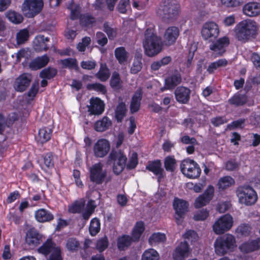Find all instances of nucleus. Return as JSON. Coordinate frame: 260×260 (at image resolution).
<instances>
[{
    "label": "nucleus",
    "instance_id": "nucleus-34",
    "mask_svg": "<svg viewBox=\"0 0 260 260\" xmlns=\"http://www.w3.org/2000/svg\"><path fill=\"white\" fill-rule=\"evenodd\" d=\"M115 55L120 64L125 63L128 58V53L123 47H119L115 51Z\"/></svg>",
    "mask_w": 260,
    "mask_h": 260
},
{
    "label": "nucleus",
    "instance_id": "nucleus-21",
    "mask_svg": "<svg viewBox=\"0 0 260 260\" xmlns=\"http://www.w3.org/2000/svg\"><path fill=\"white\" fill-rule=\"evenodd\" d=\"M41 241V236L34 228L28 230L25 235V242L30 247L38 245Z\"/></svg>",
    "mask_w": 260,
    "mask_h": 260
},
{
    "label": "nucleus",
    "instance_id": "nucleus-11",
    "mask_svg": "<svg viewBox=\"0 0 260 260\" xmlns=\"http://www.w3.org/2000/svg\"><path fill=\"white\" fill-rule=\"evenodd\" d=\"M110 158L113 161V169L115 174L118 175L123 170L127 160L126 155L121 151H112Z\"/></svg>",
    "mask_w": 260,
    "mask_h": 260
},
{
    "label": "nucleus",
    "instance_id": "nucleus-1",
    "mask_svg": "<svg viewBox=\"0 0 260 260\" xmlns=\"http://www.w3.org/2000/svg\"><path fill=\"white\" fill-rule=\"evenodd\" d=\"M143 46L145 54L150 57L157 55L162 50V44L155 32L153 24L148 26L145 31Z\"/></svg>",
    "mask_w": 260,
    "mask_h": 260
},
{
    "label": "nucleus",
    "instance_id": "nucleus-17",
    "mask_svg": "<svg viewBox=\"0 0 260 260\" xmlns=\"http://www.w3.org/2000/svg\"><path fill=\"white\" fill-rule=\"evenodd\" d=\"M190 249L187 242H181L174 250L172 256L174 260H184L188 257Z\"/></svg>",
    "mask_w": 260,
    "mask_h": 260
},
{
    "label": "nucleus",
    "instance_id": "nucleus-57",
    "mask_svg": "<svg viewBox=\"0 0 260 260\" xmlns=\"http://www.w3.org/2000/svg\"><path fill=\"white\" fill-rule=\"evenodd\" d=\"M79 246V242L74 238H70L68 240L66 243V248L69 251H75Z\"/></svg>",
    "mask_w": 260,
    "mask_h": 260
},
{
    "label": "nucleus",
    "instance_id": "nucleus-28",
    "mask_svg": "<svg viewBox=\"0 0 260 260\" xmlns=\"http://www.w3.org/2000/svg\"><path fill=\"white\" fill-rule=\"evenodd\" d=\"M48 41L49 39L47 37L45 38L41 35L38 36L34 41L35 49L38 51L47 50L48 46L46 43Z\"/></svg>",
    "mask_w": 260,
    "mask_h": 260
},
{
    "label": "nucleus",
    "instance_id": "nucleus-15",
    "mask_svg": "<svg viewBox=\"0 0 260 260\" xmlns=\"http://www.w3.org/2000/svg\"><path fill=\"white\" fill-rule=\"evenodd\" d=\"M31 81V75L27 73H23L16 78L13 83V87L17 91L23 92L30 85Z\"/></svg>",
    "mask_w": 260,
    "mask_h": 260
},
{
    "label": "nucleus",
    "instance_id": "nucleus-13",
    "mask_svg": "<svg viewBox=\"0 0 260 260\" xmlns=\"http://www.w3.org/2000/svg\"><path fill=\"white\" fill-rule=\"evenodd\" d=\"M180 34L179 28L175 26L167 27L163 35L164 45L169 46L173 45L177 40Z\"/></svg>",
    "mask_w": 260,
    "mask_h": 260
},
{
    "label": "nucleus",
    "instance_id": "nucleus-37",
    "mask_svg": "<svg viewBox=\"0 0 260 260\" xmlns=\"http://www.w3.org/2000/svg\"><path fill=\"white\" fill-rule=\"evenodd\" d=\"M235 183V180L230 176H225L220 178L217 183L219 189H225Z\"/></svg>",
    "mask_w": 260,
    "mask_h": 260
},
{
    "label": "nucleus",
    "instance_id": "nucleus-3",
    "mask_svg": "<svg viewBox=\"0 0 260 260\" xmlns=\"http://www.w3.org/2000/svg\"><path fill=\"white\" fill-rule=\"evenodd\" d=\"M179 13L180 6L176 0H165L157 10V14L168 22L175 20Z\"/></svg>",
    "mask_w": 260,
    "mask_h": 260
},
{
    "label": "nucleus",
    "instance_id": "nucleus-59",
    "mask_svg": "<svg viewBox=\"0 0 260 260\" xmlns=\"http://www.w3.org/2000/svg\"><path fill=\"white\" fill-rule=\"evenodd\" d=\"M108 241L106 237L99 239L96 243V248L100 251H104L108 246Z\"/></svg>",
    "mask_w": 260,
    "mask_h": 260
},
{
    "label": "nucleus",
    "instance_id": "nucleus-16",
    "mask_svg": "<svg viewBox=\"0 0 260 260\" xmlns=\"http://www.w3.org/2000/svg\"><path fill=\"white\" fill-rule=\"evenodd\" d=\"M230 44V39L226 36L218 39L215 42L210 45V49L215 54L216 56L222 55L225 51V48Z\"/></svg>",
    "mask_w": 260,
    "mask_h": 260
},
{
    "label": "nucleus",
    "instance_id": "nucleus-23",
    "mask_svg": "<svg viewBox=\"0 0 260 260\" xmlns=\"http://www.w3.org/2000/svg\"><path fill=\"white\" fill-rule=\"evenodd\" d=\"M188 203L183 200L176 198L174 200L173 207L175 210L176 214L180 217H181L187 211Z\"/></svg>",
    "mask_w": 260,
    "mask_h": 260
},
{
    "label": "nucleus",
    "instance_id": "nucleus-4",
    "mask_svg": "<svg viewBox=\"0 0 260 260\" xmlns=\"http://www.w3.org/2000/svg\"><path fill=\"white\" fill-rule=\"evenodd\" d=\"M236 247V239L230 234L218 237L214 243L215 251L218 255H223L228 251H233Z\"/></svg>",
    "mask_w": 260,
    "mask_h": 260
},
{
    "label": "nucleus",
    "instance_id": "nucleus-62",
    "mask_svg": "<svg viewBox=\"0 0 260 260\" xmlns=\"http://www.w3.org/2000/svg\"><path fill=\"white\" fill-rule=\"evenodd\" d=\"M39 89V82L34 83L29 91L27 93V96L28 97L29 100H32L37 94L38 91Z\"/></svg>",
    "mask_w": 260,
    "mask_h": 260
},
{
    "label": "nucleus",
    "instance_id": "nucleus-38",
    "mask_svg": "<svg viewBox=\"0 0 260 260\" xmlns=\"http://www.w3.org/2000/svg\"><path fill=\"white\" fill-rule=\"evenodd\" d=\"M243 3V0H220V6L225 8H236Z\"/></svg>",
    "mask_w": 260,
    "mask_h": 260
},
{
    "label": "nucleus",
    "instance_id": "nucleus-14",
    "mask_svg": "<svg viewBox=\"0 0 260 260\" xmlns=\"http://www.w3.org/2000/svg\"><path fill=\"white\" fill-rule=\"evenodd\" d=\"M102 168L101 163L96 164L90 168V179L91 181L96 184H101L103 182L106 173Z\"/></svg>",
    "mask_w": 260,
    "mask_h": 260
},
{
    "label": "nucleus",
    "instance_id": "nucleus-35",
    "mask_svg": "<svg viewBox=\"0 0 260 260\" xmlns=\"http://www.w3.org/2000/svg\"><path fill=\"white\" fill-rule=\"evenodd\" d=\"M145 230L144 224L143 222L139 221L136 223L132 231V237L134 241H137L140 238L142 234Z\"/></svg>",
    "mask_w": 260,
    "mask_h": 260
},
{
    "label": "nucleus",
    "instance_id": "nucleus-43",
    "mask_svg": "<svg viewBox=\"0 0 260 260\" xmlns=\"http://www.w3.org/2000/svg\"><path fill=\"white\" fill-rule=\"evenodd\" d=\"M227 64L228 61L225 59H220L210 64L207 69V71L209 73H212L218 68L225 67Z\"/></svg>",
    "mask_w": 260,
    "mask_h": 260
},
{
    "label": "nucleus",
    "instance_id": "nucleus-20",
    "mask_svg": "<svg viewBox=\"0 0 260 260\" xmlns=\"http://www.w3.org/2000/svg\"><path fill=\"white\" fill-rule=\"evenodd\" d=\"M243 14L248 17H255L260 14V4L255 2L245 4L242 9Z\"/></svg>",
    "mask_w": 260,
    "mask_h": 260
},
{
    "label": "nucleus",
    "instance_id": "nucleus-63",
    "mask_svg": "<svg viewBox=\"0 0 260 260\" xmlns=\"http://www.w3.org/2000/svg\"><path fill=\"white\" fill-rule=\"evenodd\" d=\"M236 22V16L234 14L225 16L222 20V23L225 26L234 25Z\"/></svg>",
    "mask_w": 260,
    "mask_h": 260
},
{
    "label": "nucleus",
    "instance_id": "nucleus-47",
    "mask_svg": "<svg viewBox=\"0 0 260 260\" xmlns=\"http://www.w3.org/2000/svg\"><path fill=\"white\" fill-rule=\"evenodd\" d=\"M209 215V211L207 209H203L194 212L193 219L197 221H203L206 220Z\"/></svg>",
    "mask_w": 260,
    "mask_h": 260
},
{
    "label": "nucleus",
    "instance_id": "nucleus-33",
    "mask_svg": "<svg viewBox=\"0 0 260 260\" xmlns=\"http://www.w3.org/2000/svg\"><path fill=\"white\" fill-rule=\"evenodd\" d=\"M111 121L107 117H104L94 124V129L98 132H104L111 125Z\"/></svg>",
    "mask_w": 260,
    "mask_h": 260
},
{
    "label": "nucleus",
    "instance_id": "nucleus-45",
    "mask_svg": "<svg viewBox=\"0 0 260 260\" xmlns=\"http://www.w3.org/2000/svg\"><path fill=\"white\" fill-rule=\"evenodd\" d=\"M29 32L27 29L20 30L16 35V40L18 44H21L27 41L29 38Z\"/></svg>",
    "mask_w": 260,
    "mask_h": 260
},
{
    "label": "nucleus",
    "instance_id": "nucleus-52",
    "mask_svg": "<svg viewBox=\"0 0 260 260\" xmlns=\"http://www.w3.org/2000/svg\"><path fill=\"white\" fill-rule=\"evenodd\" d=\"M142 69L141 57L137 56L135 57L133 65L131 68V73L136 74L139 72Z\"/></svg>",
    "mask_w": 260,
    "mask_h": 260
},
{
    "label": "nucleus",
    "instance_id": "nucleus-12",
    "mask_svg": "<svg viewBox=\"0 0 260 260\" xmlns=\"http://www.w3.org/2000/svg\"><path fill=\"white\" fill-rule=\"evenodd\" d=\"M214 193V187L209 185L204 192L196 198L194 203L196 208H200L208 204L212 199Z\"/></svg>",
    "mask_w": 260,
    "mask_h": 260
},
{
    "label": "nucleus",
    "instance_id": "nucleus-6",
    "mask_svg": "<svg viewBox=\"0 0 260 260\" xmlns=\"http://www.w3.org/2000/svg\"><path fill=\"white\" fill-rule=\"evenodd\" d=\"M237 196L239 203L247 206L254 204L257 199L256 192L249 186L239 187L237 191Z\"/></svg>",
    "mask_w": 260,
    "mask_h": 260
},
{
    "label": "nucleus",
    "instance_id": "nucleus-9",
    "mask_svg": "<svg viewBox=\"0 0 260 260\" xmlns=\"http://www.w3.org/2000/svg\"><path fill=\"white\" fill-rule=\"evenodd\" d=\"M43 7L42 0H25L22 6V11L27 17L32 18L41 12Z\"/></svg>",
    "mask_w": 260,
    "mask_h": 260
},
{
    "label": "nucleus",
    "instance_id": "nucleus-50",
    "mask_svg": "<svg viewBox=\"0 0 260 260\" xmlns=\"http://www.w3.org/2000/svg\"><path fill=\"white\" fill-rule=\"evenodd\" d=\"M164 164L166 170L172 172L175 168L176 161L174 157L168 156L165 158Z\"/></svg>",
    "mask_w": 260,
    "mask_h": 260
},
{
    "label": "nucleus",
    "instance_id": "nucleus-56",
    "mask_svg": "<svg viewBox=\"0 0 260 260\" xmlns=\"http://www.w3.org/2000/svg\"><path fill=\"white\" fill-rule=\"evenodd\" d=\"M62 64L67 68L71 69H77L78 64L77 60L74 58H68L61 60Z\"/></svg>",
    "mask_w": 260,
    "mask_h": 260
},
{
    "label": "nucleus",
    "instance_id": "nucleus-36",
    "mask_svg": "<svg viewBox=\"0 0 260 260\" xmlns=\"http://www.w3.org/2000/svg\"><path fill=\"white\" fill-rule=\"evenodd\" d=\"M158 252L153 248H149L144 251L142 255V260H159Z\"/></svg>",
    "mask_w": 260,
    "mask_h": 260
},
{
    "label": "nucleus",
    "instance_id": "nucleus-24",
    "mask_svg": "<svg viewBox=\"0 0 260 260\" xmlns=\"http://www.w3.org/2000/svg\"><path fill=\"white\" fill-rule=\"evenodd\" d=\"M146 169L158 176V181L159 182L164 177V170L161 168V164L159 160L151 162L146 167Z\"/></svg>",
    "mask_w": 260,
    "mask_h": 260
},
{
    "label": "nucleus",
    "instance_id": "nucleus-8",
    "mask_svg": "<svg viewBox=\"0 0 260 260\" xmlns=\"http://www.w3.org/2000/svg\"><path fill=\"white\" fill-rule=\"evenodd\" d=\"M38 251L44 255L50 254L48 260H62L61 251L59 247L57 246L50 239H48L41 247Z\"/></svg>",
    "mask_w": 260,
    "mask_h": 260
},
{
    "label": "nucleus",
    "instance_id": "nucleus-29",
    "mask_svg": "<svg viewBox=\"0 0 260 260\" xmlns=\"http://www.w3.org/2000/svg\"><path fill=\"white\" fill-rule=\"evenodd\" d=\"M52 130L50 128L44 127L39 131L37 141L40 143H44L49 141L51 137Z\"/></svg>",
    "mask_w": 260,
    "mask_h": 260
},
{
    "label": "nucleus",
    "instance_id": "nucleus-42",
    "mask_svg": "<svg viewBox=\"0 0 260 260\" xmlns=\"http://www.w3.org/2000/svg\"><path fill=\"white\" fill-rule=\"evenodd\" d=\"M126 109L123 102L119 103L115 109V117L118 121H120L125 116Z\"/></svg>",
    "mask_w": 260,
    "mask_h": 260
},
{
    "label": "nucleus",
    "instance_id": "nucleus-30",
    "mask_svg": "<svg viewBox=\"0 0 260 260\" xmlns=\"http://www.w3.org/2000/svg\"><path fill=\"white\" fill-rule=\"evenodd\" d=\"M181 81V76L179 74H175L166 79L165 88L171 89L179 84Z\"/></svg>",
    "mask_w": 260,
    "mask_h": 260
},
{
    "label": "nucleus",
    "instance_id": "nucleus-58",
    "mask_svg": "<svg viewBox=\"0 0 260 260\" xmlns=\"http://www.w3.org/2000/svg\"><path fill=\"white\" fill-rule=\"evenodd\" d=\"M129 0H120L118 6L117 10L121 13H125L129 8Z\"/></svg>",
    "mask_w": 260,
    "mask_h": 260
},
{
    "label": "nucleus",
    "instance_id": "nucleus-54",
    "mask_svg": "<svg viewBox=\"0 0 260 260\" xmlns=\"http://www.w3.org/2000/svg\"><path fill=\"white\" fill-rule=\"evenodd\" d=\"M121 84L119 75L116 72L113 73L110 80L111 87L115 89H119L121 87Z\"/></svg>",
    "mask_w": 260,
    "mask_h": 260
},
{
    "label": "nucleus",
    "instance_id": "nucleus-27",
    "mask_svg": "<svg viewBox=\"0 0 260 260\" xmlns=\"http://www.w3.org/2000/svg\"><path fill=\"white\" fill-rule=\"evenodd\" d=\"M36 220L40 222H48L53 219V215L44 209H40L35 212Z\"/></svg>",
    "mask_w": 260,
    "mask_h": 260
},
{
    "label": "nucleus",
    "instance_id": "nucleus-26",
    "mask_svg": "<svg viewBox=\"0 0 260 260\" xmlns=\"http://www.w3.org/2000/svg\"><path fill=\"white\" fill-rule=\"evenodd\" d=\"M49 60V57L46 55L37 57L30 62L29 67L33 70L40 69L47 65Z\"/></svg>",
    "mask_w": 260,
    "mask_h": 260
},
{
    "label": "nucleus",
    "instance_id": "nucleus-32",
    "mask_svg": "<svg viewBox=\"0 0 260 260\" xmlns=\"http://www.w3.org/2000/svg\"><path fill=\"white\" fill-rule=\"evenodd\" d=\"M6 17L10 22L16 24L21 23L23 20V17L21 14L12 10L6 13Z\"/></svg>",
    "mask_w": 260,
    "mask_h": 260
},
{
    "label": "nucleus",
    "instance_id": "nucleus-41",
    "mask_svg": "<svg viewBox=\"0 0 260 260\" xmlns=\"http://www.w3.org/2000/svg\"><path fill=\"white\" fill-rule=\"evenodd\" d=\"M133 240V237L129 236H122L118 239L117 245L118 248L120 250L124 249L125 247L129 246Z\"/></svg>",
    "mask_w": 260,
    "mask_h": 260
},
{
    "label": "nucleus",
    "instance_id": "nucleus-5",
    "mask_svg": "<svg viewBox=\"0 0 260 260\" xmlns=\"http://www.w3.org/2000/svg\"><path fill=\"white\" fill-rule=\"evenodd\" d=\"M180 168L184 176L191 179L198 178L202 172L199 165L194 160L188 158L181 161Z\"/></svg>",
    "mask_w": 260,
    "mask_h": 260
},
{
    "label": "nucleus",
    "instance_id": "nucleus-46",
    "mask_svg": "<svg viewBox=\"0 0 260 260\" xmlns=\"http://www.w3.org/2000/svg\"><path fill=\"white\" fill-rule=\"evenodd\" d=\"M247 101V98L245 95H241L239 94H235L233 97L229 100V102L231 104L236 106L242 105Z\"/></svg>",
    "mask_w": 260,
    "mask_h": 260
},
{
    "label": "nucleus",
    "instance_id": "nucleus-2",
    "mask_svg": "<svg viewBox=\"0 0 260 260\" xmlns=\"http://www.w3.org/2000/svg\"><path fill=\"white\" fill-rule=\"evenodd\" d=\"M234 29L236 36L239 40L246 41L256 36L258 26L254 21L247 19L239 22Z\"/></svg>",
    "mask_w": 260,
    "mask_h": 260
},
{
    "label": "nucleus",
    "instance_id": "nucleus-31",
    "mask_svg": "<svg viewBox=\"0 0 260 260\" xmlns=\"http://www.w3.org/2000/svg\"><path fill=\"white\" fill-rule=\"evenodd\" d=\"M142 94V90L139 89L133 96L130 107L132 112H136L139 109Z\"/></svg>",
    "mask_w": 260,
    "mask_h": 260
},
{
    "label": "nucleus",
    "instance_id": "nucleus-51",
    "mask_svg": "<svg viewBox=\"0 0 260 260\" xmlns=\"http://www.w3.org/2000/svg\"><path fill=\"white\" fill-rule=\"evenodd\" d=\"M183 237L185 239V241H188L191 243L197 241L199 239V236L196 232L191 230L186 231L183 235Z\"/></svg>",
    "mask_w": 260,
    "mask_h": 260
},
{
    "label": "nucleus",
    "instance_id": "nucleus-48",
    "mask_svg": "<svg viewBox=\"0 0 260 260\" xmlns=\"http://www.w3.org/2000/svg\"><path fill=\"white\" fill-rule=\"evenodd\" d=\"M250 227L247 224H241L236 230L238 236H247L250 232Z\"/></svg>",
    "mask_w": 260,
    "mask_h": 260
},
{
    "label": "nucleus",
    "instance_id": "nucleus-44",
    "mask_svg": "<svg viewBox=\"0 0 260 260\" xmlns=\"http://www.w3.org/2000/svg\"><path fill=\"white\" fill-rule=\"evenodd\" d=\"M85 205V201L81 199L75 202L69 207V211L71 213H80L82 211Z\"/></svg>",
    "mask_w": 260,
    "mask_h": 260
},
{
    "label": "nucleus",
    "instance_id": "nucleus-60",
    "mask_svg": "<svg viewBox=\"0 0 260 260\" xmlns=\"http://www.w3.org/2000/svg\"><path fill=\"white\" fill-rule=\"evenodd\" d=\"M148 0H133V6L138 10L144 9L147 5Z\"/></svg>",
    "mask_w": 260,
    "mask_h": 260
},
{
    "label": "nucleus",
    "instance_id": "nucleus-64",
    "mask_svg": "<svg viewBox=\"0 0 260 260\" xmlns=\"http://www.w3.org/2000/svg\"><path fill=\"white\" fill-rule=\"evenodd\" d=\"M91 41L89 37H85L82 39L81 43H79L77 45V49L80 52L85 51L86 47L89 44Z\"/></svg>",
    "mask_w": 260,
    "mask_h": 260
},
{
    "label": "nucleus",
    "instance_id": "nucleus-49",
    "mask_svg": "<svg viewBox=\"0 0 260 260\" xmlns=\"http://www.w3.org/2000/svg\"><path fill=\"white\" fill-rule=\"evenodd\" d=\"M89 230L92 236H95L100 231V222L98 219L94 218L91 220Z\"/></svg>",
    "mask_w": 260,
    "mask_h": 260
},
{
    "label": "nucleus",
    "instance_id": "nucleus-25",
    "mask_svg": "<svg viewBox=\"0 0 260 260\" xmlns=\"http://www.w3.org/2000/svg\"><path fill=\"white\" fill-rule=\"evenodd\" d=\"M175 93L178 102L186 103L189 98L190 90L184 87H179L175 90Z\"/></svg>",
    "mask_w": 260,
    "mask_h": 260
},
{
    "label": "nucleus",
    "instance_id": "nucleus-40",
    "mask_svg": "<svg viewBox=\"0 0 260 260\" xmlns=\"http://www.w3.org/2000/svg\"><path fill=\"white\" fill-rule=\"evenodd\" d=\"M110 72L105 64H101L100 69L96 74V77L102 81H106L110 76Z\"/></svg>",
    "mask_w": 260,
    "mask_h": 260
},
{
    "label": "nucleus",
    "instance_id": "nucleus-22",
    "mask_svg": "<svg viewBox=\"0 0 260 260\" xmlns=\"http://www.w3.org/2000/svg\"><path fill=\"white\" fill-rule=\"evenodd\" d=\"M259 239H250L244 242L239 246V249L243 253H249L257 250L259 248Z\"/></svg>",
    "mask_w": 260,
    "mask_h": 260
},
{
    "label": "nucleus",
    "instance_id": "nucleus-39",
    "mask_svg": "<svg viewBox=\"0 0 260 260\" xmlns=\"http://www.w3.org/2000/svg\"><path fill=\"white\" fill-rule=\"evenodd\" d=\"M166 239V235L164 234L160 233H154L149 238V243L151 245L153 246L164 242Z\"/></svg>",
    "mask_w": 260,
    "mask_h": 260
},
{
    "label": "nucleus",
    "instance_id": "nucleus-61",
    "mask_svg": "<svg viewBox=\"0 0 260 260\" xmlns=\"http://www.w3.org/2000/svg\"><path fill=\"white\" fill-rule=\"evenodd\" d=\"M94 22V18L89 15H84L80 18L81 24L85 26H89Z\"/></svg>",
    "mask_w": 260,
    "mask_h": 260
},
{
    "label": "nucleus",
    "instance_id": "nucleus-19",
    "mask_svg": "<svg viewBox=\"0 0 260 260\" xmlns=\"http://www.w3.org/2000/svg\"><path fill=\"white\" fill-rule=\"evenodd\" d=\"M110 145L108 141L102 139L99 140L94 144L93 152L94 155L99 157H103L106 155L110 150Z\"/></svg>",
    "mask_w": 260,
    "mask_h": 260
},
{
    "label": "nucleus",
    "instance_id": "nucleus-53",
    "mask_svg": "<svg viewBox=\"0 0 260 260\" xmlns=\"http://www.w3.org/2000/svg\"><path fill=\"white\" fill-rule=\"evenodd\" d=\"M57 71L54 68H48L40 73V76L43 79H51L56 74Z\"/></svg>",
    "mask_w": 260,
    "mask_h": 260
},
{
    "label": "nucleus",
    "instance_id": "nucleus-18",
    "mask_svg": "<svg viewBox=\"0 0 260 260\" xmlns=\"http://www.w3.org/2000/svg\"><path fill=\"white\" fill-rule=\"evenodd\" d=\"M105 109L104 101L99 98H91L88 106V112L92 115H101Z\"/></svg>",
    "mask_w": 260,
    "mask_h": 260
},
{
    "label": "nucleus",
    "instance_id": "nucleus-7",
    "mask_svg": "<svg viewBox=\"0 0 260 260\" xmlns=\"http://www.w3.org/2000/svg\"><path fill=\"white\" fill-rule=\"evenodd\" d=\"M233 217L226 214L218 218L212 225V230L216 235H221L229 231L233 226Z\"/></svg>",
    "mask_w": 260,
    "mask_h": 260
},
{
    "label": "nucleus",
    "instance_id": "nucleus-55",
    "mask_svg": "<svg viewBox=\"0 0 260 260\" xmlns=\"http://www.w3.org/2000/svg\"><path fill=\"white\" fill-rule=\"evenodd\" d=\"M87 88L89 90H93L102 94L106 92V87L100 83L89 84L87 85Z\"/></svg>",
    "mask_w": 260,
    "mask_h": 260
},
{
    "label": "nucleus",
    "instance_id": "nucleus-10",
    "mask_svg": "<svg viewBox=\"0 0 260 260\" xmlns=\"http://www.w3.org/2000/svg\"><path fill=\"white\" fill-rule=\"evenodd\" d=\"M219 34L218 25L214 21H207L203 24L201 29V35L204 40L212 41Z\"/></svg>",
    "mask_w": 260,
    "mask_h": 260
}]
</instances>
